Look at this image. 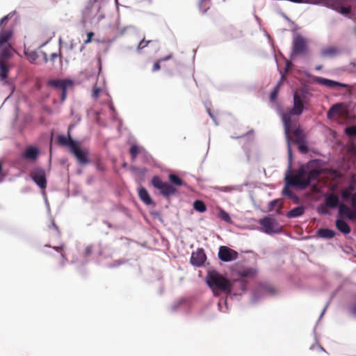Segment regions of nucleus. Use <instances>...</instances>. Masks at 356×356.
I'll return each instance as SVG.
<instances>
[{
    "label": "nucleus",
    "mask_w": 356,
    "mask_h": 356,
    "mask_svg": "<svg viewBox=\"0 0 356 356\" xmlns=\"http://www.w3.org/2000/svg\"><path fill=\"white\" fill-rule=\"evenodd\" d=\"M207 282L215 295L218 292L225 293L232 292V284L230 281L217 271L209 272Z\"/></svg>",
    "instance_id": "obj_1"
},
{
    "label": "nucleus",
    "mask_w": 356,
    "mask_h": 356,
    "mask_svg": "<svg viewBox=\"0 0 356 356\" xmlns=\"http://www.w3.org/2000/svg\"><path fill=\"white\" fill-rule=\"evenodd\" d=\"M305 96L295 92L293 95V106L289 112L282 114V119L284 127V131L288 134L291 129V115H300L304 111Z\"/></svg>",
    "instance_id": "obj_2"
},
{
    "label": "nucleus",
    "mask_w": 356,
    "mask_h": 356,
    "mask_svg": "<svg viewBox=\"0 0 356 356\" xmlns=\"http://www.w3.org/2000/svg\"><path fill=\"white\" fill-rule=\"evenodd\" d=\"M307 170L304 167L300 168L293 174L286 176V186L296 187L303 190L309 186V180L306 179Z\"/></svg>",
    "instance_id": "obj_3"
},
{
    "label": "nucleus",
    "mask_w": 356,
    "mask_h": 356,
    "mask_svg": "<svg viewBox=\"0 0 356 356\" xmlns=\"http://www.w3.org/2000/svg\"><path fill=\"white\" fill-rule=\"evenodd\" d=\"M329 120H346L349 117V111L347 106L343 103H338L330 107L327 113Z\"/></svg>",
    "instance_id": "obj_4"
},
{
    "label": "nucleus",
    "mask_w": 356,
    "mask_h": 356,
    "mask_svg": "<svg viewBox=\"0 0 356 356\" xmlns=\"http://www.w3.org/2000/svg\"><path fill=\"white\" fill-rule=\"evenodd\" d=\"M153 186L160 191L161 195L165 197H169L175 195L177 191L168 182L163 181L158 176H154L152 179Z\"/></svg>",
    "instance_id": "obj_5"
},
{
    "label": "nucleus",
    "mask_w": 356,
    "mask_h": 356,
    "mask_svg": "<svg viewBox=\"0 0 356 356\" xmlns=\"http://www.w3.org/2000/svg\"><path fill=\"white\" fill-rule=\"evenodd\" d=\"M356 195L353 198L352 202H350V207L346 205L344 203H341L338 207L339 214L341 217H346L350 220H356Z\"/></svg>",
    "instance_id": "obj_6"
},
{
    "label": "nucleus",
    "mask_w": 356,
    "mask_h": 356,
    "mask_svg": "<svg viewBox=\"0 0 356 356\" xmlns=\"http://www.w3.org/2000/svg\"><path fill=\"white\" fill-rule=\"evenodd\" d=\"M292 51L293 54L300 55L307 51V41L300 35H296L293 40Z\"/></svg>",
    "instance_id": "obj_7"
},
{
    "label": "nucleus",
    "mask_w": 356,
    "mask_h": 356,
    "mask_svg": "<svg viewBox=\"0 0 356 356\" xmlns=\"http://www.w3.org/2000/svg\"><path fill=\"white\" fill-rule=\"evenodd\" d=\"M259 224L264 227V232L267 234L277 233L281 229V227L277 221L269 217H265L260 220Z\"/></svg>",
    "instance_id": "obj_8"
},
{
    "label": "nucleus",
    "mask_w": 356,
    "mask_h": 356,
    "mask_svg": "<svg viewBox=\"0 0 356 356\" xmlns=\"http://www.w3.org/2000/svg\"><path fill=\"white\" fill-rule=\"evenodd\" d=\"M316 164V161H311L308 163L307 165V175L306 179L309 180V186L311 182L313 181H317L319 179L320 176L321 175L323 170L320 168H314V165Z\"/></svg>",
    "instance_id": "obj_9"
},
{
    "label": "nucleus",
    "mask_w": 356,
    "mask_h": 356,
    "mask_svg": "<svg viewBox=\"0 0 356 356\" xmlns=\"http://www.w3.org/2000/svg\"><path fill=\"white\" fill-rule=\"evenodd\" d=\"M236 251L227 246H220L218 251V258L224 262L234 261L238 258Z\"/></svg>",
    "instance_id": "obj_10"
},
{
    "label": "nucleus",
    "mask_w": 356,
    "mask_h": 356,
    "mask_svg": "<svg viewBox=\"0 0 356 356\" xmlns=\"http://www.w3.org/2000/svg\"><path fill=\"white\" fill-rule=\"evenodd\" d=\"M30 176L40 188L44 189L47 187L46 174L43 169L38 168L33 170Z\"/></svg>",
    "instance_id": "obj_11"
},
{
    "label": "nucleus",
    "mask_w": 356,
    "mask_h": 356,
    "mask_svg": "<svg viewBox=\"0 0 356 356\" xmlns=\"http://www.w3.org/2000/svg\"><path fill=\"white\" fill-rule=\"evenodd\" d=\"M70 152L74 155L79 163L86 164L88 163L89 152L86 149H81L79 143L72 147Z\"/></svg>",
    "instance_id": "obj_12"
},
{
    "label": "nucleus",
    "mask_w": 356,
    "mask_h": 356,
    "mask_svg": "<svg viewBox=\"0 0 356 356\" xmlns=\"http://www.w3.org/2000/svg\"><path fill=\"white\" fill-rule=\"evenodd\" d=\"M206 260V254L202 248L197 249L193 252L191 257V263L195 266H201Z\"/></svg>",
    "instance_id": "obj_13"
},
{
    "label": "nucleus",
    "mask_w": 356,
    "mask_h": 356,
    "mask_svg": "<svg viewBox=\"0 0 356 356\" xmlns=\"http://www.w3.org/2000/svg\"><path fill=\"white\" fill-rule=\"evenodd\" d=\"M285 134L286 135V138H288V140H289L290 138V134H292L294 141L297 144H300L303 141L304 136L302 134V131L299 127H296V125H293L291 121L290 131L288 134H286V132Z\"/></svg>",
    "instance_id": "obj_14"
},
{
    "label": "nucleus",
    "mask_w": 356,
    "mask_h": 356,
    "mask_svg": "<svg viewBox=\"0 0 356 356\" xmlns=\"http://www.w3.org/2000/svg\"><path fill=\"white\" fill-rule=\"evenodd\" d=\"M131 161H134L138 155H142L144 159H147L149 156L148 152L143 147L136 145H133L129 149Z\"/></svg>",
    "instance_id": "obj_15"
},
{
    "label": "nucleus",
    "mask_w": 356,
    "mask_h": 356,
    "mask_svg": "<svg viewBox=\"0 0 356 356\" xmlns=\"http://www.w3.org/2000/svg\"><path fill=\"white\" fill-rule=\"evenodd\" d=\"M38 155L39 149L37 147L29 146L22 154V158L31 161H35L38 159Z\"/></svg>",
    "instance_id": "obj_16"
},
{
    "label": "nucleus",
    "mask_w": 356,
    "mask_h": 356,
    "mask_svg": "<svg viewBox=\"0 0 356 356\" xmlns=\"http://www.w3.org/2000/svg\"><path fill=\"white\" fill-rule=\"evenodd\" d=\"M327 207L330 209H335L340 205L339 198L337 195L330 193L325 196V202Z\"/></svg>",
    "instance_id": "obj_17"
},
{
    "label": "nucleus",
    "mask_w": 356,
    "mask_h": 356,
    "mask_svg": "<svg viewBox=\"0 0 356 356\" xmlns=\"http://www.w3.org/2000/svg\"><path fill=\"white\" fill-rule=\"evenodd\" d=\"M317 83L325 86L328 88H345L346 87V84L341 83L330 79L322 78V77H318L316 79Z\"/></svg>",
    "instance_id": "obj_18"
},
{
    "label": "nucleus",
    "mask_w": 356,
    "mask_h": 356,
    "mask_svg": "<svg viewBox=\"0 0 356 356\" xmlns=\"http://www.w3.org/2000/svg\"><path fill=\"white\" fill-rule=\"evenodd\" d=\"M57 142L58 145L61 146L69 147L70 149H72V147H74L78 142L74 140L70 135L69 134L68 137L64 135H59L57 137Z\"/></svg>",
    "instance_id": "obj_19"
},
{
    "label": "nucleus",
    "mask_w": 356,
    "mask_h": 356,
    "mask_svg": "<svg viewBox=\"0 0 356 356\" xmlns=\"http://www.w3.org/2000/svg\"><path fill=\"white\" fill-rule=\"evenodd\" d=\"M13 49L9 44L3 47L0 52V61L9 62V59L13 56Z\"/></svg>",
    "instance_id": "obj_20"
},
{
    "label": "nucleus",
    "mask_w": 356,
    "mask_h": 356,
    "mask_svg": "<svg viewBox=\"0 0 356 356\" xmlns=\"http://www.w3.org/2000/svg\"><path fill=\"white\" fill-rule=\"evenodd\" d=\"M337 229L343 234H348L351 229L348 224L343 219H337L335 222Z\"/></svg>",
    "instance_id": "obj_21"
},
{
    "label": "nucleus",
    "mask_w": 356,
    "mask_h": 356,
    "mask_svg": "<svg viewBox=\"0 0 356 356\" xmlns=\"http://www.w3.org/2000/svg\"><path fill=\"white\" fill-rule=\"evenodd\" d=\"M10 69L9 62L0 61V78L2 81H5L8 78Z\"/></svg>",
    "instance_id": "obj_22"
},
{
    "label": "nucleus",
    "mask_w": 356,
    "mask_h": 356,
    "mask_svg": "<svg viewBox=\"0 0 356 356\" xmlns=\"http://www.w3.org/2000/svg\"><path fill=\"white\" fill-rule=\"evenodd\" d=\"M138 195L140 200L147 205H151L153 202L150 197L148 191L145 188H140L138 190Z\"/></svg>",
    "instance_id": "obj_23"
},
{
    "label": "nucleus",
    "mask_w": 356,
    "mask_h": 356,
    "mask_svg": "<svg viewBox=\"0 0 356 356\" xmlns=\"http://www.w3.org/2000/svg\"><path fill=\"white\" fill-rule=\"evenodd\" d=\"M13 31L10 30H2L0 31V47L8 42L12 38Z\"/></svg>",
    "instance_id": "obj_24"
},
{
    "label": "nucleus",
    "mask_w": 356,
    "mask_h": 356,
    "mask_svg": "<svg viewBox=\"0 0 356 356\" xmlns=\"http://www.w3.org/2000/svg\"><path fill=\"white\" fill-rule=\"evenodd\" d=\"M305 212V207L302 206L297 207L296 208L292 209L290 210L287 214L286 216L288 218H297L300 216H302Z\"/></svg>",
    "instance_id": "obj_25"
},
{
    "label": "nucleus",
    "mask_w": 356,
    "mask_h": 356,
    "mask_svg": "<svg viewBox=\"0 0 356 356\" xmlns=\"http://www.w3.org/2000/svg\"><path fill=\"white\" fill-rule=\"evenodd\" d=\"M335 234V232L330 229L321 228L318 230V235L321 238H332Z\"/></svg>",
    "instance_id": "obj_26"
},
{
    "label": "nucleus",
    "mask_w": 356,
    "mask_h": 356,
    "mask_svg": "<svg viewBox=\"0 0 356 356\" xmlns=\"http://www.w3.org/2000/svg\"><path fill=\"white\" fill-rule=\"evenodd\" d=\"M239 275L243 277H254L257 275V270L252 268H246L239 271Z\"/></svg>",
    "instance_id": "obj_27"
},
{
    "label": "nucleus",
    "mask_w": 356,
    "mask_h": 356,
    "mask_svg": "<svg viewBox=\"0 0 356 356\" xmlns=\"http://www.w3.org/2000/svg\"><path fill=\"white\" fill-rule=\"evenodd\" d=\"M289 187L290 186H286V185L285 186L283 189V194L292 200L295 203H298L300 202V198L289 188Z\"/></svg>",
    "instance_id": "obj_28"
},
{
    "label": "nucleus",
    "mask_w": 356,
    "mask_h": 356,
    "mask_svg": "<svg viewBox=\"0 0 356 356\" xmlns=\"http://www.w3.org/2000/svg\"><path fill=\"white\" fill-rule=\"evenodd\" d=\"M339 51L335 47H328L324 49L321 51V54L323 57H332L336 56L338 54Z\"/></svg>",
    "instance_id": "obj_29"
},
{
    "label": "nucleus",
    "mask_w": 356,
    "mask_h": 356,
    "mask_svg": "<svg viewBox=\"0 0 356 356\" xmlns=\"http://www.w3.org/2000/svg\"><path fill=\"white\" fill-rule=\"evenodd\" d=\"M49 85L56 88H60L61 90L67 88V84L65 81L63 80H51L49 82Z\"/></svg>",
    "instance_id": "obj_30"
},
{
    "label": "nucleus",
    "mask_w": 356,
    "mask_h": 356,
    "mask_svg": "<svg viewBox=\"0 0 356 356\" xmlns=\"http://www.w3.org/2000/svg\"><path fill=\"white\" fill-rule=\"evenodd\" d=\"M193 208L197 211H199L201 213H203V212L206 211V210H207V207H206L204 202L201 200H195L193 203Z\"/></svg>",
    "instance_id": "obj_31"
},
{
    "label": "nucleus",
    "mask_w": 356,
    "mask_h": 356,
    "mask_svg": "<svg viewBox=\"0 0 356 356\" xmlns=\"http://www.w3.org/2000/svg\"><path fill=\"white\" fill-rule=\"evenodd\" d=\"M169 180L175 186H182L184 184L182 179L175 174L169 175Z\"/></svg>",
    "instance_id": "obj_32"
},
{
    "label": "nucleus",
    "mask_w": 356,
    "mask_h": 356,
    "mask_svg": "<svg viewBox=\"0 0 356 356\" xmlns=\"http://www.w3.org/2000/svg\"><path fill=\"white\" fill-rule=\"evenodd\" d=\"M54 249H55L60 254V256L62 257V266H64L65 262L67 261V259L66 257L65 253L63 250V245L58 246V247H54Z\"/></svg>",
    "instance_id": "obj_33"
},
{
    "label": "nucleus",
    "mask_w": 356,
    "mask_h": 356,
    "mask_svg": "<svg viewBox=\"0 0 356 356\" xmlns=\"http://www.w3.org/2000/svg\"><path fill=\"white\" fill-rule=\"evenodd\" d=\"M344 132L350 137H356V125L346 127Z\"/></svg>",
    "instance_id": "obj_34"
},
{
    "label": "nucleus",
    "mask_w": 356,
    "mask_h": 356,
    "mask_svg": "<svg viewBox=\"0 0 356 356\" xmlns=\"http://www.w3.org/2000/svg\"><path fill=\"white\" fill-rule=\"evenodd\" d=\"M281 81H280L277 85L275 87V88L273 89V90L270 93V99L271 102H274L276 98H277V94H278V92H279V88H280V86L281 85Z\"/></svg>",
    "instance_id": "obj_35"
},
{
    "label": "nucleus",
    "mask_w": 356,
    "mask_h": 356,
    "mask_svg": "<svg viewBox=\"0 0 356 356\" xmlns=\"http://www.w3.org/2000/svg\"><path fill=\"white\" fill-rule=\"evenodd\" d=\"M329 209L330 208L327 207L325 203L324 202L323 204H321L320 206L318 207L317 211L319 213L325 215L330 213Z\"/></svg>",
    "instance_id": "obj_36"
},
{
    "label": "nucleus",
    "mask_w": 356,
    "mask_h": 356,
    "mask_svg": "<svg viewBox=\"0 0 356 356\" xmlns=\"http://www.w3.org/2000/svg\"><path fill=\"white\" fill-rule=\"evenodd\" d=\"M219 217L224 221L227 222H231V218L229 216V215L228 214V213H227L224 210H220V212H219Z\"/></svg>",
    "instance_id": "obj_37"
},
{
    "label": "nucleus",
    "mask_w": 356,
    "mask_h": 356,
    "mask_svg": "<svg viewBox=\"0 0 356 356\" xmlns=\"http://www.w3.org/2000/svg\"><path fill=\"white\" fill-rule=\"evenodd\" d=\"M261 291L262 292L266 293H274V290L272 289V287L268 285H266V284L261 286Z\"/></svg>",
    "instance_id": "obj_38"
},
{
    "label": "nucleus",
    "mask_w": 356,
    "mask_h": 356,
    "mask_svg": "<svg viewBox=\"0 0 356 356\" xmlns=\"http://www.w3.org/2000/svg\"><path fill=\"white\" fill-rule=\"evenodd\" d=\"M149 42H150V40H145V39H143V40H142L139 42V44H138V45L137 49H138V50L143 49H144L145 47H147V44H148Z\"/></svg>",
    "instance_id": "obj_39"
},
{
    "label": "nucleus",
    "mask_w": 356,
    "mask_h": 356,
    "mask_svg": "<svg viewBox=\"0 0 356 356\" xmlns=\"http://www.w3.org/2000/svg\"><path fill=\"white\" fill-rule=\"evenodd\" d=\"M14 15V13H10L7 15L4 16L1 20H0V26L7 23L8 20L11 18Z\"/></svg>",
    "instance_id": "obj_40"
},
{
    "label": "nucleus",
    "mask_w": 356,
    "mask_h": 356,
    "mask_svg": "<svg viewBox=\"0 0 356 356\" xmlns=\"http://www.w3.org/2000/svg\"><path fill=\"white\" fill-rule=\"evenodd\" d=\"M58 57H60V58H62V55H61V52H60V49H59V53H52L50 56V60L54 63L55 60L58 58Z\"/></svg>",
    "instance_id": "obj_41"
},
{
    "label": "nucleus",
    "mask_w": 356,
    "mask_h": 356,
    "mask_svg": "<svg viewBox=\"0 0 356 356\" xmlns=\"http://www.w3.org/2000/svg\"><path fill=\"white\" fill-rule=\"evenodd\" d=\"M92 252V247L91 246H86L84 249L83 255L85 257H88L91 255Z\"/></svg>",
    "instance_id": "obj_42"
},
{
    "label": "nucleus",
    "mask_w": 356,
    "mask_h": 356,
    "mask_svg": "<svg viewBox=\"0 0 356 356\" xmlns=\"http://www.w3.org/2000/svg\"><path fill=\"white\" fill-rule=\"evenodd\" d=\"M160 61L158 60L153 65L152 71L156 72L161 69Z\"/></svg>",
    "instance_id": "obj_43"
},
{
    "label": "nucleus",
    "mask_w": 356,
    "mask_h": 356,
    "mask_svg": "<svg viewBox=\"0 0 356 356\" xmlns=\"http://www.w3.org/2000/svg\"><path fill=\"white\" fill-rule=\"evenodd\" d=\"M88 38L84 41L85 44L90 43L92 41V38L94 36V33L89 32L87 34Z\"/></svg>",
    "instance_id": "obj_44"
},
{
    "label": "nucleus",
    "mask_w": 356,
    "mask_h": 356,
    "mask_svg": "<svg viewBox=\"0 0 356 356\" xmlns=\"http://www.w3.org/2000/svg\"><path fill=\"white\" fill-rule=\"evenodd\" d=\"M99 92H100V89L99 88L94 89L93 91H92V97L94 98H97L99 97Z\"/></svg>",
    "instance_id": "obj_45"
},
{
    "label": "nucleus",
    "mask_w": 356,
    "mask_h": 356,
    "mask_svg": "<svg viewBox=\"0 0 356 356\" xmlns=\"http://www.w3.org/2000/svg\"><path fill=\"white\" fill-rule=\"evenodd\" d=\"M299 149L300 152L303 153H307L308 152V148L306 145H299Z\"/></svg>",
    "instance_id": "obj_46"
},
{
    "label": "nucleus",
    "mask_w": 356,
    "mask_h": 356,
    "mask_svg": "<svg viewBox=\"0 0 356 356\" xmlns=\"http://www.w3.org/2000/svg\"><path fill=\"white\" fill-rule=\"evenodd\" d=\"M67 97V88L62 90L61 102H64Z\"/></svg>",
    "instance_id": "obj_47"
},
{
    "label": "nucleus",
    "mask_w": 356,
    "mask_h": 356,
    "mask_svg": "<svg viewBox=\"0 0 356 356\" xmlns=\"http://www.w3.org/2000/svg\"><path fill=\"white\" fill-rule=\"evenodd\" d=\"M49 229H54L56 231H57L58 232H59L58 231V227H57V225L55 224V222L54 221L51 222V225L49 226Z\"/></svg>",
    "instance_id": "obj_48"
},
{
    "label": "nucleus",
    "mask_w": 356,
    "mask_h": 356,
    "mask_svg": "<svg viewBox=\"0 0 356 356\" xmlns=\"http://www.w3.org/2000/svg\"><path fill=\"white\" fill-rule=\"evenodd\" d=\"M288 152H289V161L290 162L291 161V159H292V152H291V147H290V145L289 144L288 145Z\"/></svg>",
    "instance_id": "obj_49"
},
{
    "label": "nucleus",
    "mask_w": 356,
    "mask_h": 356,
    "mask_svg": "<svg viewBox=\"0 0 356 356\" xmlns=\"http://www.w3.org/2000/svg\"><path fill=\"white\" fill-rule=\"evenodd\" d=\"M350 312L353 314L356 315V303L350 309Z\"/></svg>",
    "instance_id": "obj_50"
},
{
    "label": "nucleus",
    "mask_w": 356,
    "mask_h": 356,
    "mask_svg": "<svg viewBox=\"0 0 356 356\" xmlns=\"http://www.w3.org/2000/svg\"><path fill=\"white\" fill-rule=\"evenodd\" d=\"M170 58H171V55L168 56L164 57V58H160L159 60L160 62H162V61H165V60H169Z\"/></svg>",
    "instance_id": "obj_51"
},
{
    "label": "nucleus",
    "mask_w": 356,
    "mask_h": 356,
    "mask_svg": "<svg viewBox=\"0 0 356 356\" xmlns=\"http://www.w3.org/2000/svg\"><path fill=\"white\" fill-rule=\"evenodd\" d=\"M277 203V201L276 200H273L272 202H270V206L271 207V208H273Z\"/></svg>",
    "instance_id": "obj_52"
},
{
    "label": "nucleus",
    "mask_w": 356,
    "mask_h": 356,
    "mask_svg": "<svg viewBox=\"0 0 356 356\" xmlns=\"http://www.w3.org/2000/svg\"><path fill=\"white\" fill-rule=\"evenodd\" d=\"M44 60L45 63L48 61L47 56L46 54H44Z\"/></svg>",
    "instance_id": "obj_53"
},
{
    "label": "nucleus",
    "mask_w": 356,
    "mask_h": 356,
    "mask_svg": "<svg viewBox=\"0 0 356 356\" xmlns=\"http://www.w3.org/2000/svg\"><path fill=\"white\" fill-rule=\"evenodd\" d=\"M97 168L99 170H104V168L100 164L97 165Z\"/></svg>",
    "instance_id": "obj_54"
},
{
    "label": "nucleus",
    "mask_w": 356,
    "mask_h": 356,
    "mask_svg": "<svg viewBox=\"0 0 356 356\" xmlns=\"http://www.w3.org/2000/svg\"><path fill=\"white\" fill-rule=\"evenodd\" d=\"M317 70H320L321 69V67H316Z\"/></svg>",
    "instance_id": "obj_55"
},
{
    "label": "nucleus",
    "mask_w": 356,
    "mask_h": 356,
    "mask_svg": "<svg viewBox=\"0 0 356 356\" xmlns=\"http://www.w3.org/2000/svg\"><path fill=\"white\" fill-rule=\"evenodd\" d=\"M241 285H242L243 286H245V284H244V283H241Z\"/></svg>",
    "instance_id": "obj_56"
},
{
    "label": "nucleus",
    "mask_w": 356,
    "mask_h": 356,
    "mask_svg": "<svg viewBox=\"0 0 356 356\" xmlns=\"http://www.w3.org/2000/svg\"><path fill=\"white\" fill-rule=\"evenodd\" d=\"M355 257H356V255H355Z\"/></svg>",
    "instance_id": "obj_57"
}]
</instances>
